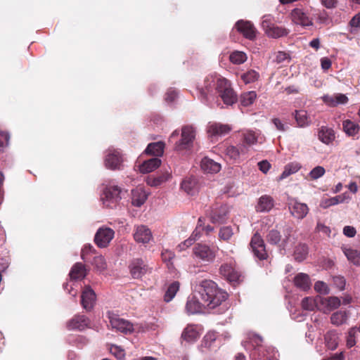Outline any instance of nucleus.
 Wrapping results in <instances>:
<instances>
[{
	"instance_id": "1",
	"label": "nucleus",
	"mask_w": 360,
	"mask_h": 360,
	"mask_svg": "<svg viewBox=\"0 0 360 360\" xmlns=\"http://www.w3.org/2000/svg\"><path fill=\"white\" fill-rule=\"evenodd\" d=\"M214 90L226 105H232L237 101V96L229 82L217 73L210 74L205 78L203 86L200 91L203 96H206L207 93Z\"/></svg>"
},
{
	"instance_id": "2",
	"label": "nucleus",
	"mask_w": 360,
	"mask_h": 360,
	"mask_svg": "<svg viewBox=\"0 0 360 360\" xmlns=\"http://www.w3.org/2000/svg\"><path fill=\"white\" fill-rule=\"evenodd\" d=\"M195 294H198L207 308L213 309L221 304L227 298V293L219 288L211 280H203L194 285Z\"/></svg>"
},
{
	"instance_id": "3",
	"label": "nucleus",
	"mask_w": 360,
	"mask_h": 360,
	"mask_svg": "<svg viewBox=\"0 0 360 360\" xmlns=\"http://www.w3.org/2000/svg\"><path fill=\"white\" fill-rule=\"evenodd\" d=\"M122 189L112 183L105 185L101 195V200L104 206L114 207L121 200Z\"/></svg>"
},
{
	"instance_id": "4",
	"label": "nucleus",
	"mask_w": 360,
	"mask_h": 360,
	"mask_svg": "<svg viewBox=\"0 0 360 360\" xmlns=\"http://www.w3.org/2000/svg\"><path fill=\"white\" fill-rule=\"evenodd\" d=\"M216 250L205 244L198 243L193 248L194 259L203 264L213 262L216 257Z\"/></svg>"
},
{
	"instance_id": "5",
	"label": "nucleus",
	"mask_w": 360,
	"mask_h": 360,
	"mask_svg": "<svg viewBox=\"0 0 360 360\" xmlns=\"http://www.w3.org/2000/svg\"><path fill=\"white\" fill-rule=\"evenodd\" d=\"M262 27L265 33L271 38H279L288 34V31L285 28L278 27L274 23V18L271 15L263 16Z\"/></svg>"
},
{
	"instance_id": "6",
	"label": "nucleus",
	"mask_w": 360,
	"mask_h": 360,
	"mask_svg": "<svg viewBox=\"0 0 360 360\" xmlns=\"http://www.w3.org/2000/svg\"><path fill=\"white\" fill-rule=\"evenodd\" d=\"M108 316L112 328L124 334L131 333L134 331V326L129 321L111 312H109Z\"/></svg>"
},
{
	"instance_id": "7",
	"label": "nucleus",
	"mask_w": 360,
	"mask_h": 360,
	"mask_svg": "<svg viewBox=\"0 0 360 360\" xmlns=\"http://www.w3.org/2000/svg\"><path fill=\"white\" fill-rule=\"evenodd\" d=\"M123 158L118 150L109 148L106 151L104 164L107 169L111 170L120 169L122 166Z\"/></svg>"
},
{
	"instance_id": "8",
	"label": "nucleus",
	"mask_w": 360,
	"mask_h": 360,
	"mask_svg": "<svg viewBox=\"0 0 360 360\" xmlns=\"http://www.w3.org/2000/svg\"><path fill=\"white\" fill-rule=\"evenodd\" d=\"M115 236V231L108 227L99 228L94 236V242L101 248H106Z\"/></svg>"
},
{
	"instance_id": "9",
	"label": "nucleus",
	"mask_w": 360,
	"mask_h": 360,
	"mask_svg": "<svg viewBox=\"0 0 360 360\" xmlns=\"http://www.w3.org/2000/svg\"><path fill=\"white\" fill-rule=\"evenodd\" d=\"M250 245L256 257L260 260L266 259L267 253L265 249L264 242L258 233H255L252 237Z\"/></svg>"
},
{
	"instance_id": "10",
	"label": "nucleus",
	"mask_w": 360,
	"mask_h": 360,
	"mask_svg": "<svg viewBox=\"0 0 360 360\" xmlns=\"http://www.w3.org/2000/svg\"><path fill=\"white\" fill-rule=\"evenodd\" d=\"M195 129L193 126H184L181 130V138L176 148L179 150L189 148L195 139Z\"/></svg>"
},
{
	"instance_id": "11",
	"label": "nucleus",
	"mask_w": 360,
	"mask_h": 360,
	"mask_svg": "<svg viewBox=\"0 0 360 360\" xmlns=\"http://www.w3.org/2000/svg\"><path fill=\"white\" fill-rule=\"evenodd\" d=\"M129 267L131 276L136 279L142 278L150 271L148 264L142 259L139 258L134 259Z\"/></svg>"
},
{
	"instance_id": "12",
	"label": "nucleus",
	"mask_w": 360,
	"mask_h": 360,
	"mask_svg": "<svg viewBox=\"0 0 360 360\" xmlns=\"http://www.w3.org/2000/svg\"><path fill=\"white\" fill-rule=\"evenodd\" d=\"M229 212V208L226 205L215 206L210 211V220L214 224H223L226 221Z\"/></svg>"
},
{
	"instance_id": "13",
	"label": "nucleus",
	"mask_w": 360,
	"mask_h": 360,
	"mask_svg": "<svg viewBox=\"0 0 360 360\" xmlns=\"http://www.w3.org/2000/svg\"><path fill=\"white\" fill-rule=\"evenodd\" d=\"M207 307L203 304L202 301L200 300L198 294H195V291H193V294L188 297L186 304V312L189 314H195L201 313L203 309Z\"/></svg>"
},
{
	"instance_id": "14",
	"label": "nucleus",
	"mask_w": 360,
	"mask_h": 360,
	"mask_svg": "<svg viewBox=\"0 0 360 360\" xmlns=\"http://www.w3.org/2000/svg\"><path fill=\"white\" fill-rule=\"evenodd\" d=\"M248 148L245 145H240L238 147L235 146H227L224 149V154L226 158L232 160L233 162H239L242 155L247 154Z\"/></svg>"
},
{
	"instance_id": "15",
	"label": "nucleus",
	"mask_w": 360,
	"mask_h": 360,
	"mask_svg": "<svg viewBox=\"0 0 360 360\" xmlns=\"http://www.w3.org/2000/svg\"><path fill=\"white\" fill-rule=\"evenodd\" d=\"M290 214L295 218L302 219L306 217L309 208L305 203L298 202L295 199H291L288 203Z\"/></svg>"
},
{
	"instance_id": "16",
	"label": "nucleus",
	"mask_w": 360,
	"mask_h": 360,
	"mask_svg": "<svg viewBox=\"0 0 360 360\" xmlns=\"http://www.w3.org/2000/svg\"><path fill=\"white\" fill-rule=\"evenodd\" d=\"M320 302V310L323 311L325 314H328L331 311L338 309L340 304L341 301L338 297L331 296L328 297H318Z\"/></svg>"
},
{
	"instance_id": "17",
	"label": "nucleus",
	"mask_w": 360,
	"mask_h": 360,
	"mask_svg": "<svg viewBox=\"0 0 360 360\" xmlns=\"http://www.w3.org/2000/svg\"><path fill=\"white\" fill-rule=\"evenodd\" d=\"M200 326L195 324L188 325L181 333V339L187 342H195L200 336Z\"/></svg>"
},
{
	"instance_id": "18",
	"label": "nucleus",
	"mask_w": 360,
	"mask_h": 360,
	"mask_svg": "<svg viewBox=\"0 0 360 360\" xmlns=\"http://www.w3.org/2000/svg\"><path fill=\"white\" fill-rule=\"evenodd\" d=\"M152 238V233L146 226L140 225L135 227L134 238L137 243H148Z\"/></svg>"
},
{
	"instance_id": "19",
	"label": "nucleus",
	"mask_w": 360,
	"mask_h": 360,
	"mask_svg": "<svg viewBox=\"0 0 360 360\" xmlns=\"http://www.w3.org/2000/svg\"><path fill=\"white\" fill-rule=\"evenodd\" d=\"M219 271L221 276L225 277L231 283L239 281L240 274L232 265V264H224L220 266Z\"/></svg>"
},
{
	"instance_id": "20",
	"label": "nucleus",
	"mask_w": 360,
	"mask_h": 360,
	"mask_svg": "<svg viewBox=\"0 0 360 360\" xmlns=\"http://www.w3.org/2000/svg\"><path fill=\"white\" fill-rule=\"evenodd\" d=\"M236 27L248 39L252 40L256 37V29L249 21L238 20L236 24Z\"/></svg>"
},
{
	"instance_id": "21",
	"label": "nucleus",
	"mask_w": 360,
	"mask_h": 360,
	"mask_svg": "<svg viewBox=\"0 0 360 360\" xmlns=\"http://www.w3.org/2000/svg\"><path fill=\"white\" fill-rule=\"evenodd\" d=\"M231 130L229 124L217 122L209 123L207 131L211 136H222L227 134Z\"/></svg>"
},
{
	"instance_id": "22",
	"label": "nucleus",
	"mask_w": 360,
	"mask_h": 360,
	"mask_svg": "<svg viewBox=\"0 0 360 360\" xmlns=\"http://www.w3.org/2000/svg\"><path fill=\"white\" fill-rule=\"evenodd\" d=\"M81 298V303L84 309L89 311L94 307L96 301V294L89 286H86L84 289Z\"/></svg>"
},
{
	"instance_id": "23",
	"label": "nucleus",
	"mask_w": 360,
	"mask_h": 360,
	"mask_svg": "<svg viewBox=\"0 0 360 360\" xmlns=\"http://www.w3.org/2000/svg\"><path fill=\"white\" fill-rule=\"evenodd\" d=\"M291 17L295 24L300 25L303 27L312 25L311 19L300 8L293 9L291 13Z\"/></svg>"
},
{
	"instance_id": "24",
	"label": "nucleus",
	"mask_w": 360,
	"mask_h": 360,
	"mask_svg": "<svg viewBox=\"0 0 360 360\" xmlns=\"http://www.w3.org/2000/svg\"><path fill=\"white\" fill-rule=\"evenodd\" d=\"M323 102L330 107H335L338 105L347 103L349 99L345 94H335L333 95H325L322 97Z\"/></svg>"
},
{
	"instance_id": "25",
	"label": "nucleus",
	"mask_w": 360,
	"mask_h": 360,
	"mask_svg": "<svg viewBox=\"0 0 360 360\" xmlns=\"http://www.w3.org/2000/svg\"><path fill=\"white\" fill-rule=\"evenodd\" d=\"M89 326V320L87 317L84 315H77L72 319H71L68 327L71 330H82L88 328Z\"/></svg>"
},
{
	"instance_id": "26",
	"label": "nucleus",
	"mask_w": 360,
	"mask_h": 360,
	"mask_svg": "<svg viewBox=\"0 0 360 360\" xmlns=\"http://www.w3.org/2000/svg\"><path fill=\"white\" fill-rule=\"evenodd\" d=\"M200 167L205 173L214 174L219 172L221 167L219 162L205 157L200 162Z\"/></svg>"
},
{
	"instance_id": "27",
	"label": "nucleus",
	"mask_w": 360,
	"mask_h": 360,
	"mask_svg": "<svg viewBox=\"0 0 360 360\" xmlns=\"http://www.w3.org/2000/svg\"><path fill=\"white\" fill-rule=\"evenodd\" d=\"M350 200L351 197L347 193H344L333 198L322 200L320 203V206L323 208H328L339 203L349 202Z\"/></svg>"
},
{
	"instance_id": "28",
	"label": "nucleus",
	"mask_w": 360,
	"mask_h": 360,
	"mask_svg": "<svg viewBox=\"0 0 360 360\" xmlns=\"http://www.w3.org/2000/svg\"><path fill=\"white\" fill-rule=\"evenodd\" d=\"M341 250L349 262L356 266H360V252L349 245H343Z\"/></svg>"
},
{
	"instance_id": "29",
	"label": "nucleus",
	"mask_w": 360,
	"mask_h": 360,
	"mask_svg": "<svg viewBox=\"0 0 360 360\" xmlns=\"http://www.w3.org/2000/svg\"><path fill=\"white\" fill-rule=\"evenodd\" d=\"M148 198V193L142 188L131 191V203L136 207H141Z\"/></svg>"
},
{
	"instance_id": "30",
	"label": "nucleus",
	"mask_w": 360,
	"mask_h": 360,
	"mask_svg": "<svg viewBox=\"0 0 360 360\" xmlns=\"http://www.w3.org/2000/svg\"><path fill=\"white\" fill-rule=\"evenodd\" d=\"M318 136L319 140L322 143L327 145L332 143L335 139L334 130L325 126H323L320 128Z\"/></svg>"
},
{
	"instance_id": "31",
	"label": "nucleus",
	"mask_w": 360,
	"mask_h": 360,
	"mask_svg": "<svg viewBox=\"0 0 360 360\" xmlns=\"http://www.w3.org/2000/svg\"><path fill=\"white\" fill-rule=\"evenodd\" d=\"M294 284L300 290L306 291L311 286L309 276L306 274L300 273L295 276Z\"/></svg>"
},
{
	"instance_id": "32",
	"label": "nucleus",
	"mask_w": 360,
	"mask_h": 360,
	"mask_svg": "<svg viewBox=\"0 0 360 360\" xmlns=\"http://www.w3.org/2000/svg\"><path fill=\"white\" fill-rule=\"evenodd\" d=\"M274 207L273 198L267 195H262L259 198L256 210L260 212H269Z\"/></svg>"
},
{
	"instance_id": "33",
	"label": "nucleus",
	"mask_w": 360,
	"mask_h": 360,
	"mask_svg": "<svg viewBox=\"0 0 360 360\" xmlns=\"http://www.w3.org/2000/svg\"><path fill=\"white\" fill-rule=\"evenodd\" d=\"M160 164L161 160L158 158H150L140 165L139 170L143 174L149 173L159 167Z\"/></svg>"
},
{
	"instance_id": "34",
	"label": "nucleus",
	"mask_w": 360,
	"mask_h": 360,
	"mask_svg": "<svg viewBox=\"0 0 360 360\" xmlns=\"http://www.w3.org/2000/svg\"><path fill=\"white\" fill-rule=\"evenodd\" d=\"M181 188L188 195H193L198 192L196 179L193 177L186 178L181 184Z\"/></svg>"
},
{
	"instance_id": "35",
	"label": "nucleus",
	"mask_w": 360,
	"mask_h": 360,
	"mask_svg": "<svg viewBox=\"0 0 360 360\" xmlns=\"http://www.w3.org/2000/svg\"><path fill=\"white\" fill-rule=\"evenodd\" d=\"M318 297L319 296H316L315 297H304L301 302L302 308L307 311H313L316 308L320 310L321 305Z\"/></svg>"
},
{
	"instance_id": "36",
	"label": "nucleus",
	"mask_w": 360,
	"mask_h": 360,
	"mask_svg": "<svg viewBox=\"0 0 360 360\" xmlns=\"http://www.w3.org/2000/svg\"><path fill=\"white\" fill-rule=\"evenodd\" d=\"M349 318V312L347 311H337L330 316V323L333 325L339 326L346 323Z\"/></svg>"
},
{
	"instance_id": "37",
	"label": "nucleus",
	"mask_w": 360,
	"mask_h": 360,
	"mask_svg": "<svg viewBox=\"0 0 360 360\" xmlns=\"http://www.w3.org/2000/svg\"><path fill=\"white\" fill-rule=\"evenodd\" d=\"M342 128L345 133L349 136H354L359 134L360 130L359 125L350 120L343 121Z\"/></svg>"
},
{
	"instance_id": "38",
	"label": "nucleus",
	"mask_w": 360,
	"mask_h": 360,
	"mask_svg": "<svg viewBox=\"0 0 360 360\" xmlns=\"http://www.w3.org/2000/svg\"><path fill=\"white\" fill-rule=\"evenodd\" d=\"M338 334L336 330L328 331L325 335V342L326 347L331 350H334L338 345Z\"/></svg>"
},
{
	"instance_id": "39",
	"label": "nucleus",
	"mask_w": 360,
	"mask_h": 360,
	"mask_svg": "<svg viewBox=\"0 0 360 360\" xmlns=\"http://www.w3.org/2000/svg\"><path fill=\"white\" fill-rule=\"evenodd\" d=\"M70 276L72 279H83L86 276V269L82 263H76L71 269Z\"/></svg>"
},
{
	"instance_id": "40",
	"label": "nucleus",
	"mask_w": 360,
	"mask_h": 360,
	"mask_svg": "<svg viewBox=\"0 0 360 360\" xmlns=\"http://www.w3.org/2000/svg\"><path fill=\"white\" fill-rule=\"evenodd\" d=\"M164 143L161 141L149 143L145 150L146 154L161 156L164 153Z\"/></svg>"
},
{
	"instance_id": "41",
	"label": "nucleus",
	"mask_w": 360,
	"mask_h": 360,
	"mask_svg": "<svg viewBox=\"0 0 360 360\" xmlns=\"http://www.w3.org/2000/svg\"><path fill=\"white\" fill-rule=\"evenodd\" d=\"M301 169V165L298 162H290L286 165L283 172L280 175L278 180L281 181L290 175L296 173Z\"/></svg>"
},
{
	"instance_id": "42",
	"label": "nucleus",
	"mask_w": 360,
	"mask_h": 360,
	"mask_svg": "<svg viewBox=\"0 0 360 360\" xmlns=\"http://www.w3.org/2000/svg\"><path fill=\"white\" fill-rule=\"evenodd\" d=\"M295 119L300 127H305L309 125L310 119L307 115V111L304 110H295Z\"/></svg>"
},
{
	"instance_id": "43",
	"label": "nucleus",
	"mask_w": 360,
	"mask_h": 360,
	"mask_svg": "<svg viewBox=\"0 0 360 360\" xmlns=\"http://www.w3.org/2000/svg\"><path fill=\"white\" fill-rule=\"evenodd\" d=\"M243 142L242 145L249 146H253L258 142V136L252 131H245L242 132Z\"/></svg>"
},
{
	"instance_id": "44",
	"label": "nucleus",
	"mask_w": 360,
	"mask_h": 360,
	"mask_svg": "<svg viewBox=\"0 0 360 360\" xmlns=\"http://www.w3.org/2000/svg\"><path fill=\"white\" fill-rule=\"evenodd\" d=\"M180 284L178 281L172 282L167 288L164 295V300L167 302H170L176 295L179 290Z\"/></svg>"
},
{
	"instance_id": "45",
	"label": "nucleus",
	"mask_w": 360,
	"mask_h": 360,
	"mask_svg": "<svg viewBox=\"0 0 360 360\" xmlns=\"http://www.w3.org/2000/svg\"><path fill=\"white\" fill-rule=\"evenodd\" d=\"M247 56L243 51H236L232 52L229 56L230 61L233 64L240 65L247 60Z\"/></svg>"
},
{
	"instance_id": "46",
	"label": "nucleus",
	"mask_w": 360,
	"mask_h": 360,
	"mask_svg": "<svg viewBox=\"0 0 360 360\" xmlns=\"http://www.w3.org/2000/svg\"><path fill=\"white\" fill-rule=\"evenodd\" d=\"M257 94L255 91H248L241 94L240 103L243 106H249L253 103L256 99Z\"/></svg>"
},
{
	"instance_id": "47",
	"label": "nucleus",
	"mask_w": 360,
	"mask_h": 360,
	"mask_svg": "<svg viewBox=\"0 0 360 360\" xmlns=\"http://www.w3.org/2000/svg\"><path fill=\"white\" fill-rule=\"evenodd\" d=\"M308 253V248L304 244H300L296 247L295 250V259L298 262L304 260Z\"/></svg>"
},
{
	"instance_id": "48",
	"label": "nucleus",
	"mask_w": 360,
	"mask_h": 360,
	"mask_svg": "<svg viewBox=\"0 0 360 360\" xmlns=\"http://www.w3.org/2000/svg\"><path fill=\"white\" fill-rule=\"evenodd\" d=\"M217 335L215 332H208L203 338L202 346L206 348H211L217 339Z\"/></svg>"
},
{
	"instance_id": "49",
	"label": "nucleus",
	"mask_w": 360,
	"mask_h": 360,
	"mask_svg": "<svg viewBox=\"0 0 360 360\" xmlns=\"http://www.w3.org/2000/svg\"><path fill=\"white\" fill-rule=\"evenodd\" d=\"M326 173V169L322 166H316L313 168L308 174V179L310 180H316L322 177Z\"/></svg>"
},
{
	"instance_id": "50",
	"label": "nucleus",
	"mask_w": 360,
	"mask_h": 360,
	"mask_svg": "<svg viewBox=\"0 0 360 360\" xmlns=\"http://www.w3.org/2000/svg\"><path fill=\"white\" fill-rule=\"evenodd\" d=\"M266 240L271 245H278L281 240L280 232L276 229L271 230L266 236Z\"/></svg>"
},
{
	"instance_id": "51",
	"label": "nucleus",
	"mask_w": 360,
	"mask_h": 360,
	"mask_svg": "<svg viewBox=\"0 0 360 360\" xmlns=\"http://www.w3.org/2000/svg\"><path fill=\"white\" fill-rule=\"evenodd\" d=\"M234 234L233 229L230 226H223L220 229L219 237L221 240H229Z\"/></svg>"
},
{
	"instance_id": "52",
	"label": "nucleus",
	"mask_w": 360,
	"mask_h": 360,
	"mask_svg": "<svg viewBox=\"0 0 360 360\" xmlns=\"http://www.w3.org/2000/svg\"><path fill=\"white\" fill-rule=\"evenodd\" d=\"M259 77V74L255 70H250L241 75V79L245 84L254 82Z\"/></svg>"
},
{
	"instance_id": "53",
	"label": "nucleus",
	"mask_w": 360,
	"mask_h": 360,
	"mask_svg": "<svg viewBox=\"0 0 360 360\" xmlns=\"http://www.w3.org/2000/svg\"><path fill=\"white\" fill-rule=\"evenodd\" d=\"M358 333V329L355 327L350 328L347 337V345L348 347H352L356 344V335Z\"/></svg>"
},
{
	"instance_id": "54",
	"label": "nucleus",
	"mask_w": 360,
	"mask_h": 360,
	"mask_svg": "<svg viewBox=\"0 0 360 360\" xmlns=\"http://www.w3.org/2000/svg\"><path fill=\"white\" fill-rule=\"evenodd\" d=\"M161 256L163 262H166L169 267L172 266V260L175 257V255L172 251L169 250H164L162 252Z\"/></svg>"
},
{
	"instance_id": "55",
	"label": "nucleus",
	"mask_w": 360,
	"mask_h": 360,
	"mask_svg": "<svg viewBox=\"0 0 360 360\" xmlns=\"http://www.w3.org/2000/svg\"><path fill=\"white\" fill-rule=\"evenodd\" d=\"M314 290L320 293L323 295H327L330 292V289L328 285L323 281H319L314 284Z\"/></svg>"
},
{
	"instance_id": "56",
	"label": "nucleus",
	"mask_w": 360,
	"mask_h": 360,
	"mask_svg": "<svg viewBox=\"0 0 360 360\" xmlns=\"http://www.w3.org/2000/svg\"><path fill=\"white\" fill-rule=\"evenodd\" d=\"M93 263L94 265L99 271H103L106 269V262L105 258L101 255L95 257Z\"/></svg>"
},
{
	"instance_id": "57",
	"label": "nucleus",
	"mask_w": 360,
	"mask_h": 360,
	"mask_svg": "<svg viewBox=\"0 0 360 360\" xmlns=\"http://www.w3.org/2000/svg\"><path fill=\"white\" fill-rule=\"evenodd\" d=\"M351 27L350 32H353L358 29H360V13L355 15L349 21V23Z\"/></svg>"
},
{
	"instance_id": "58",
	"label": "nucleus",
	"mask_w": 360,
	"mask_h": 360,
	"mask_svg": "<svg viewBox=\"0 0 360 360\" xmlns=\"http://www.w3.org/2000/svg\"><path fill=\"white\" fill-rule=\"evenodd\" d=\"M9 139L10 136L8 133L0 131V151L8 146Z\"/></svg>"
},
{
	"instance_id": "59",
	"label": "nucleus",
	"mask_w": 360,
	"mask_h": 360,
	"mask_svg": "<svg viewBox=\"0 0 360 360\" xmlns=\"http://www.w3.org/2000/svg\"><path fill=\"white\" fill-rule=\"evenodd\" d=\"M251 356L254 359H259L267 360V359H270V358H271V356H269L267 355L266 356L264 354V350H263L262 347H258L257 349H255L251 354Z\"/></svg>"
},
{
	"instance_id": "60",
	"label": "nucleus",
	"mask_w": 360,
	"mask_h": 360,
	"mask_svg": "<svg viewBox=\"0 0 360 360\" xmlns=\"http://www.w3.org/2000/svg\"><path fill=\"white\" fill-rule=\"evenodd\" d=\"M110 352L118 359H122L124 357V351L118 346L113 345L110 347Z\"/></svg>"
},
{
	"instance_id": "61",
	"label": "nucleus",
	"mask_w": 360,
	"mask_h": 360,
	"mask_svg": "<svg viewBox=\"0 0 360 360\" xmlns=\"http://www.w3.org/2000/svg\"><path fill=\"white\" fill-rule=\"evenodd\" d=\"M333 281L339 290H342L345 289V279L344 277L340 276H334L333 278Z\"/></svg>"
},
{
	"instance_id": "62",
	"label": "nucleus",
	"mask_w": 360,
	"mask_h": 360,
	"mask_svg": "<svg viewBox=\"0 0 360 360\" xmlns=\"http://www.w3.org/2000/svg\"><path fill=\"white\" fill-rule=\"evenodd\" d=\"M272 122L274 123L276 128L280 131H285L288 128V126L286 124L283 123L278 118H274L272 120Z\"/></svg>"
},
{
	"instance_id": "63",
	"label": "nucleus",
	"mask_w": 360,
	"mask_h": 360,
	"mask_svg": "<svg viewBox=\"0 0 360 360\" xmlns=\"http://www.w3.org/2000/svg\"><path fill=\"white\" fill-rule=\"evenodd\" d=\"M195 240V238H194L193 237H190L187 240H184V242H182L181 243H180L178 245L179 250V251L185 250L187 248L190 247L194 243Z\"/></svg>"
},
{
	"instance_id": "64",
	"label": "nucleus",
	"mask_w": 360,
	"mask_h": 360,
	"mask_svg": "<svg viewBox=\"0 0 360 360\" xmlns=\"http://www.w3.org/2000/svg\"><path fill=\"white\" fill-rule=\"evenodd\" d=\"M343 233L347 237L352 238L355 236L356 231L354 226H346L343 228Z\"/></svg>"
}]
</instances>
